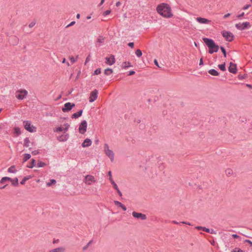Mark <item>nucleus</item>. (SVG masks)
I'll return each instance as SVG.
<instances>
[{"label": "nucleus", "instance_id": "nucleus-5", "mask_svg": "<svg viewBox=\"0 0 252 252\" xmlns=\"http://www.w3.org/2000/svg\"><path fill=\"white\" fill-rule=\"evenodd\" d=\"M235 27L239 30L243 31L246 29H249L251 27V24L249 22H246L242 23H239L235 25Z\"/></svg>", "mask_w": 252, "mask_h": 252}, {"label": "nucleus", "instance_id": "nucleus-29", "mask_svg": "<svg viewBox=\"0 0 252 252\" xmlns=\"http://www.w3.org/2000/svg\"><path fill=\"white\" fill-rule=\"evenodd\" d=\"M31 157V156L29 154H25L24 155L23 162H26Z\"/></svg>", "mask_w": 252, "mask_h": 252}, {"label": "nucleus", "instance_id": "nucleus-9", "mask_svg": "<svg viewBox=\"0 0 252 252\" xmlns=\"http://www.w3.org/2000/svg\"><path fill=\"white\" fill-rule=\"evenodd\" d=\"M96 180L94 176L92 175H87L85 177L84 182L88 185H91L93 183H95Z\"/></svg>", "mask_w": 252, "mask_h": 252}, {"label": "nucleus", "instance_id": "nucleus-33", "mask_svg": "<svg viewBox=\"0 0 252 252\" xmlns=\"http://www.w3.org/2000/svg\"><path fill=\"white\" fill-rule=\"evenodd\" d=\"M104 40V38L102 36L99 35L98 37V38L97 40V43L101 44L103 42Z\"/></svg>", "mask_w": 252, "mask_h": 252}, {"label": "nucleus", "instance_id": "nucleus-18", "mask_svg": "<svg viewBox=\"0 0 252 252\" xmlns=\"http://www.w3.org/2000/svg\"><path fill=\"white\" fill-rule=\"evenodd\" d=\"M69 138V134H66L65 135H62L60 137H58V140L60 142H65Z\"/></svg>", "mask_w": 252, "mask_h": 252}, {"label": "nucleus", "instance_id": "nucleus-17", "mask_svg": "<svg viewBox=\"0 0 252 252\" xmlns=\"http://www.w3.org/2000/svg\"><path fill=\"white\" fill-rule=\"evenodd\" d=\"M10 43L13 45H17L19 42V39L16 36H12L9 39Z\"/></svg>", "mask_w": 252, "mask_h": 252}, {"label": "nucleus", "instance_id": "nucleus-62", "mask_svg": "<svg viewBox=\"0 0 252 252\" xmlns=\"http://www.w3.org/2000/svg\"><path fill=\"white\" fill-rule=\"evenodd\" d=\"M154 63H155V65H156L158 67H159V65H158V61L156 59H155L154 60Z\"/></svg>", "mask_w": 252, "mask_h": 252}, {"label": "nucleus", "instance_id": "nucleus-11", "mask_svg": "<svg viewBox=\"0 0 252 252\" xmlns=\"http://www.w3.org/2000/svg\"><path fill=\"white\" fill-rule=\"evenodd\" d=\"M132 215L134 218L140 219L142 220H145L147 219L146 215L141 213L134 211L132 212Z\"/></svg>", "mask_w": 252, "mask_h": 252}, {"label": "nucleus", "instance_id": "nucleus-59", "mask_svg": "<svg viewBox=\"0 0 252 252\" xmlns=\"http://www.w3.org/2000/svg\"><path fill=\"white\" fill-rule=\"evenodd\" d=\"M203 64V61L202 58H201L199 61V65H202Z\"/></svg>", "mask_w": 252, "mask_h": 252}, {"label": "nucleus", "instance_id": "nucleus-63", "mask_svg": "<svg viewBox=\"0 0 252 252\" xmlns=\"http://www.w3.org/2000/svg\"><path fill=\"white\" fill-rule=\"evenodd\" d=\"M124 211H126V207L124 205H123L121 207Z\"/></svg>", "mask_w": 252, "mask_h": 252}, {"label": "nucleus", "instance_id": "nucleus-19", "mask_svg": "<svg viewBox=\"0 0 252 252\" xmlns=\"http://www.w3.org/2000/svg\"><path fill=\"white\" fill-rule=\"evenodd\" d=\"M65 249L63 247H58L56 249L50 250L48 252H65Z\"/></svg>", "mask_w": 252, "mask_h": 252}, {"label": "nucleus", "instance_id": "nucleus-64", "mask_svg": "<svg viewBox=\"0 0 252 252\" xmlns=\"http://www.w3.org/2000/svg\"><path fill=\"white\" fill-rule=\"evenodd\" d=\"M230 15V13H227V14H226L224 15L223 18H226L228 17Z\"/></svg>", "mask_w": 252, "mask_h": 252}, {"label": "nucleus", "instance_id": "nucleus-30", "mask_svg": "<svg viewBox=\"0 0 252 252\" xmlns=\"http://www.w3.org/2000/svg\"><path fill=\"white\" fill-rule=\"evenodd\" d=\"M11 178L10 177H4L1 178L0 181L1 184H4L7 181H10Z\"/></svg>", "mask_w": 252, "mask_h": 252}, {"label": "nucleus", "instance_id": "nucleus-55", "mask_svg": "<svg viewBox=\"0 0 252 252\" xmlns=\"http://www.w3.org/2000/svg\"><path fill=\"white\" fill-rule=\"evenodd\" d=\"M244 15V12H243V13H242L241 14L238 15V16H237V17L238 18L240 19V18H241V17H242Z\"/></svg>", "mask_w": 252, "mask_h": 252}, {"label": "nucleus", "instance_id": "nucleus-52", "mask_svg": "<svg viewBox=\"0 0 252 252\" xmlns=\"http://www.w3.org/2000/svg\"><path fill=\"white\" fill-rule=\"evenodd\" d=\"M251 6V4H247L243 7V9L246 10L248 9Z\"/></svg>", "mask_w": 252, "mask_h": 252}, {"label": "nucleus", "instance_id": "nucleus-2", "mask_svg": "<svg viewBox=\"0 0 252 252\" xmlns=\"http://www.w3.org/2000/svg\"><path fill=\"white\" fill-rule=\"evenodd\" d=\"M203 40L209 48V53L212 54L214 53H217L219 49V46L216 44L214 41L208 38H203Z\"/></svg>", "mask_w": 252, "mask_h": 252}, {"label": "nucleus", "instance_id": "nucleus-7", "mask_svg": "<svg viewBox=\"0 0 252 252\" xmlns=\"http://www.w3.org/2000/svg\"><path fill=\"white\" fill-rule=\"evenodd\" d=\"M221 34L226 40L230 42L233 40L234 35L230 32L224 31L221 32Z\"/></svg>", "mask_w": 252, "mask_h": 252}, {"label": "nucleus", "instance_id": "nucleus-49", "mask_svg": "<svg viewBox=\"0 0 252 252\" xmlns=\"http://www.w3.org/2000/svg\"><path fill=\"white\" fill-rule=\"evenodd\" d=\"M32 153L33 155H36L39 153V152L38 150H34L32 151Z\"/></svg>", "mask_w": 252, "mask_h": 252}, {"label": "nucleus", "instance_id": "nucleus-27", "mask_svg": "<svg viewBox=\"0 0 252 252\" xmlns=\"http://www.w3.org/2000/svg\"><path fill=\"white\" fill-rule=\"evenodd\" d=\"M35 166V160L34 159H32L31 160V163L27 166L28 168H32L34 166Z\"/></svg>", "mask_w": 252, "mask_h": 252}, {"label": "nucleus", "instance_id": "nucleus-12", "mask_svg": "<svg viewBox=\"0 0 252 252\" xmlns=\"http://www.w3.org/2000/svg\"><path fill=\"white\" fill-rule=\"evenodd\" d=\"M97 94L98 91L96 90H94L91 93L89 97L90 102H93L97 98Z\"/></svg>", "mask_w": 252, "mask_h": 252}, {"label": "nucleus", "instance_id": "nucleus-42", "mask_svg": "<svg viewBox=\"0 0 252 252\" xmlns=\"http://www.w3.org/2000/svg\"><path fill=\"white\" fill-rule=\"evenodd\" d=\"M63 126H64V127H63V130L65 132L68 130V128H69L70 126L69 124L66 123L63 125Z\"/></svg>", "mask_w": 252, "mask_h": 252}, {"label": "nucleus", "instance_id": "nucleus-40", "mask_svg": "<svg viewBox=\"0 0 252 252\" xmlns=\"http://www.w3.org/2000/svg\"><path fill=\"white\" fill-rule=\"evenodd\" d=\"M30 179V177L28 176L25 177L23 180L20 182V184L22 185H24L25 184L26 181Z\"/></svg>", "mask_w": 252, "mask_h": 252}, {"label": "nucleus", "instance_id": "nucleus-41", "mask_svg": "<svg viewBox=\"0 0 252 252\" xmlns=\"http://www.w3.org/2000/svg\"><path fill=\"white\" fill-rule=\"evenodd\" d=\"M114 203L116 206H119L120 207H121L123 205V204L119 201L115 200L114 201Z\"/></svg>", "mask_w": 252, "mask_h": 252}, {"label": "nucleus", "instance_id": "nucleus-28", "mask_svg": "<svg viewBox=\"0 0 252 252\" xmlns=\"http://www.w3.org/2000/svg\"><path fill=\"white\" fill-rule=\"evenodd\" d=\"M113 71L111 68H107L104 70V74L106 75H109L113 73Z\"/></svg>", "mask_w": 252, "mask_h": 252}, {"label": "nucleus", "instance_id": "nucleus-54", "mask_svg": "<svg viewBox=\"0 0 252 252\" xmlns=\"http://www.w3.org/2000/svg\"><path fill=\"white\" fill-rule=\"evenodd\" d=\"M128 46H129L131 48H133V47H134V43L133 42H129L128 44Z\"/></svg>", "mask_w": 252, "mask_h": 252}, {"label": "nucleus", "instance_id": "nucleus-32", "mask_svg": "<svg viewBox=\"0 0 252 252\" xmlns=\"http://www.w3.org/2000/svg\"><path fill=\"white\" fill-rule=\"evenodd\" d=\"M219 68L222 71H224L226 70L225 67V63H223V64H219L218 65Z\"/></svg>", "mask_w": 252, "mask_h": 252}, {"label": "nucleus", "instance_id": "nucleus-1", "mask_svg": "<svg viewBox=\"0 0 252 252\" xmlns=\"http://www.w3.org/2000/svg\"><path fill=\"white\" fill-rule=\"evenodd\" d=\"M157 12L165 18H170L173 14L171 12L170 7L166 3H162L158 5L157 7Z\"/></svg>", "mask_w": 252, "mask_h": 252}, {"label": "nucleus", "instance_id": "nucleus-35", "mask_svg": "<svg viewBox=\"0 0 252 252\" xmlns=\"http://www.w3.org/2000/svg\"><path fill=\"white\" fill-rule=\"evenodd\" d=\"M135 54L137 57L140 58L142 56V53L140 49H137L135 51Z\"/></svg>", "mask_w": 252, "mask_h": 252}, {"label": "nucleus", "instance_id": "nucleus-34", "mask_svg": "<svg viewBox=\"0 0 252 252\" xmlns=\"http://www.w3.org/2000/svg\"><path fill=\"white\" fill-rule=\"evenodd\" d=\"M14 130V133L16 134L17 135H19L21 133L20 128L18 127H15Z\"/></svg>", "mask_w": 252, "mask_h": 252}, {"label": "nucleus", "instance_id": "nucleus-38", "mask_svg": "<svg viewBox=\"0 0 252 252\" xmlns=\"http://www.w3.org/2000/svg\"><path fill=\"white\" fill-rule=\"evenodd\" d=\"M123 67L125 68H126L128 67H131L132 66V65L130 64V63L129 62H125L123 63Z\"/></svg>", "mask_w": 252, "mask_h": 252}, {"label": "nucleus", "instance_id": "nucleus-10", "mask_svg": "<svg viewBox=\"0 0 252 252\" xmlns=\"http://www.w3.org/2000/svg\"><path fill=\"white\" fill-rule=\"evenodd\" d=\"M75 104L71 102H67L64 104V107L62 108V111L63 112H68L75 106Z\"/></svg>", "mask_w": 252, "mask_h": 252}, {"label": "nucleus", "instance_id": "nucleus-37", "mask_svg": "<svg viewBox=\"0 0 252 252\" xmlns=\"http://www.w3.org/2000/svg\"><path fill=\"white\" fill-rule=\"evenodd\" d=\"M37 167H42L46 165V163L42 161H39L37 163Z\"/></svg>", "mask_w": 252, "mask_h": 252}, {"label": "nucleus", "instance_id": "nucleus-24", "mask_svg": "<svg viewBox=\"0 0 252 252\" xmlns=\"http://www.w3.org/2000/svg\"><path fill=\"white\" fill-rule=\"evenodd\" d=\"M8 172L12 173H15L17 172L16 169H15V165H12L11 167H10L8 170Z\"/></svg>", "mask_w": 252, "mask_h": 252}, {"label": "nucleus", "instance_id": "nucleus-58", "mask_svg": "<svg viewBox=\"0 0 252 252\" xmlns=\"http://www.w3.org/2000/svg\"><path fill=\"white\" fill-rule=\"evenodd\" d=\"M207 233H210L211 234H216V232L214 229H211V230L210 229V231L207 232Z\"/></svg>", "mask_w": 252, "mask_h": 252}, {"label": "nucleus", "instance_id": "nucleus-20", "mask_svg": "<svg viewBox=\"0 0 252 252\" xmlns=\"http://www.w3.org/2000/svg\"><path fill=\"white\" fill-rule=\"evenodd\" d=\"M83 113V110H80L78 112L74 113L71 116L72 119H77L80 117Z\"/></svg>", "mask_w": 252, "mask_h": 252}, {"label": "nucleus", "instance_id": "nucleus-4", "mask_svg": "<svg viewBox=\"0 0 252 252\" xmlns=\"http://www.w3.org/2000/svg\"><path fill=\"white\" fill-rule=\"evenodd\" d=\"M104 151L106 155L110 158L111 161L113 162L114 160V154L111 150L109 149V147L107 144H104Z\"/></svg>", "mask_w": 252, "mask_h": 252}, {"label": "nucleus", "instance_id": "nucleus-51", "mask_svg": "<svg viewBox=\"0 0 252 252\" xmlns=\"http://www.w3.org/2000/svg\"><path fill=\"white\" fill-rule=\"evenodd\" d=\"M75 21H72V22H71L69 24H68V25H67V26H66V28H68V27H70V26H73V25H74V24H75Z\"/></svg>", "mask_w": 252, "mask_h": 252}, {"label": "nucleus", "instance_id": "nucleus-53", "mask_svg": "<svg viewBox=\"0 0 252 252\" xmlns=\"http://www.w3.org/2000/svg\"><path fill=\"white\" fill-rule=\"evenodd\" d=\"M90 55H89L87 58H86V61H85V64H86L87 63V62H88L89 61H90Z\"/></svg>", "mask_w": 252, "mask_h": 252}, {"label": "nucleus", "instance_id": "nucleus-21", "mask_svg": "<svg viewBox=\"0 0 252 252\" xmlns=\"http://www.w3.org/2000/svg\"><path fill=\"white\" fill-rule=\"evenodd\" d=\"M108 175L109 176V180L110 181L111 184L113 185V188H115V187L118 186L112 178V173H111V171H109L108 172Z\"/></svg>", "mask_w": 252, "mask_h": 252}, {"label": "nucleus", "instance_id": "nucleus-46", "mask_svg": "<svg viewBox=\"0 0 252 252\" xmlns=\"http://www.w3.org/2000/svg\"><path fill=\"white\" fill-rule=\"evenodd\" d=\"M117 191L118 194L120 196H122V193L121 192V191L118 188V186L114 188Z\"/></svg>", "mask_w": 252, "mask_h": 252}, {"label": "nucleus", "instance_id": "nucleus-8", "mask_svg": "<svg viewBox=\"0 0 252 252\" xmlns=\"http://www.w3.org/2000/svg\"><path fill=\"white\" fill-rule=\"evenodd\" d=\"M87 123L86 120H83L79 125V131L81 134H84L87 130Z\"/></svg>", "mask_w": 252, "mask_h": 252}, {"label": "nucleus", "instance_id": "nucleus-15", "mask_svg": "<svg viewBox=\"0 0 252 252\" xmlns=\"http://www.w3.org/2000/svg\"><path fill=\"white\" fill-rule=\"evenodd\" d=\"M237 66L236 64L230 62L229 63V66L228 67V71L232 73H236L237 72Z\"/></svg>", "mask_w": 252, "mask_h": 252}, {"label": "nucleus", "instance_id": "nucleus-45", "mask_svg": "<svg viewBox=\"0 0 252 252\" xmlns=\"http://www.w3.org/2000/svg\"><path fill=\"white\" fill-rule=\"evenodd\" d=\"M220 50H221V52L223 53L224 57H226V50L224 49V48L223 47H222V46H221L220 47Z\"/></svg>", "mask_w": 252, "mask_h": 252}, {"label": "nucleus", "instance_id": "nucleus-47", "mask_svg": "<svg viewBox=\"0 0 252 252\" xmlns=\"http://www.w3.org/2000/svg\"><path fill=\"white\" fill-rule=\"evenodd\" d=\"M110 13H111V10H106L105 11H104L103 12V15L104 16H106L107 15H109Z\"/></svg>", "mask_w": 252, "mask_h": 252}, {"label": "nucleus", "instance_id": "nucleus-36", "mask_svg": "<svg viewBox=\"0 0 252 252\" xmlns=\"http://www.w3.org/2000/svg\"><path fill=\"white\" fill-rule=\"evenodd\" d=\"M225 173L227 176H229L233 173V171L231 169H227L225 170Z\"/></svg>", "mask_w": 252, "mask_h": 252}, {"label": "nucleus", "instance_id": "nucleus-22", "mask_svg": "<svg viewBox=\"0 0 252 252\" xmlns=\"http://www.w3.org/2000/svg\"><path fill=\"white\" fill-rule=\"evenodd\" d=\"M208 73L213 76H217L219 75V73L218 72V71L214 69H211L209 70Z\"/></svg>", "mask_w": 252, "mask_h": 252}, {"label": "nucleus", "instance_id": "nucleus-14", "mask_svg": "<svg viewBox=\"0 0 252 252\" xmlns=\"http://www.w3.org/2000/svg\"><path fill=\"white\" fill-rule=\"evenodd\" d=\"M196 20L197 22L201 24H208L211 23V21L208 20L207 19L202 18V17H197L196 18Z\"/></svg>", "mask_w": 252, "mask_h": 252}, {"label": "nucleus", "instance_id": "nucleus-50", "mask_svg": "<svg viewBox=\"0 0 252 252\" xmlns=\"http://www.w3.org/2000/svg\"><path fill=\"white\" fill-rule=\"evenodd\" d=\"M70 60L71 62L72 63H73L76 62V59H75L73 57H71L70 58Z\"/></svg>", "mask_w": 252, "mask_h": 252}, {"label": "nucleus", "instance_id": "nucleus-44", "mask_svg": "<svg viewBox=\"0 0 252 252\" xmlns=\"http://www.w3.org/2000/svg\"><path fill=\"white\" fill-rule=\"evenodd\" d=\"M62 131H64V130H63V127H62V126L57 127L56 129V130H54V131H56V132H61Z\"/></svg>", "mask_w": 252, "mask_h": 252}, {"label": "nucleus", "instance_id": "nucleus-60", "mask_svg": "<svg viewBox=\"0 0 252 252\" xmlns=\"http://www.w3.org/2000/svg\"><path fill=\"white\" fill-rule=\"evenodd\" d=\"M232 236L234 238H238L239 237V236L237 235V234H232Z\"/></svg>", "mask_w": 252, "mask_h": 252}, {"label": "nucleus", "instance_id": "nucleus-56", "mask_svg": "<svg viewBox=\"0 0 252 252\" xmlns=\"http://www.w3.org/2000/svg\"><path fill=\"white\" fill-rule=\"evenodd\" d=\"M245 242H247V243H248L249 244H250L251 246H252V242L251 241H250V240H245Z\"/></svg>", "mask_w": 252, "mask_h": 252}, {"label": "nucleus", "instance_id": "nucleus-43", "mask_svg": "<svg viewBox=\"0 0 252 252\" xmlns=\"http://www.w3.org/2000/svg\"><path fill=\"white\" fill-rule=\"evenodd\" d=\"M101 73V69L98 68L96 69L94 73V75H98L99 74Z\"/></svg>", "mask_w": 252, "mask_h": 252}, {"label": "nucleus", "instance_id": "nucleus-13", "mask_svg": "<svg viewBox=\"0 0 252 252\" xmlns=\"http://www.w3.org/2000/svg\"><path fill=\"white\" fill-rule=\"evenodd\" d=\"M106 63L108 65H111L115 63V59L114 55H111L110 57H106Z\"/></svg>", "mask_w": 252, "mask_h": 252}, {"label": "nucleus", "instance_id": "nucleus-25", "mask_svg": "<svg viewBox=\"0 0 252 252\" xmlns=\"http://www.w3.org/2000/svg\"><path fill=\"white\" fill-rule=\"evenodd\" d=\"M195 228L200 230H202L203 231H205V232H209L210 231V229L208 228H206L205 227H202V226H196L195 227Z\"/></svg>", "mask_w": 252, "mask_h": 252}, {"label": "nucleus", "instance_id": "nucleus-26", "mask_svg": "<svg viewBox=\"0 0 252 252\" xmlns=\"http://www.w3.org/2000/svg\"><path fill=\"white\" fill-rule=\"evenodd\" d=\"M24 146H25L26 147H29V143L30 142L29 138H28V137L25 138L24 140Z\"/></svg>", "mask_w": 252, "mask_h": 252}, {"label": "nucleus", "instance_id": "nucleus-61", "mask_svg": "<svg viewBox=\"0 0 252 252\" xmlns=\"http://www.w3.org/2000/svg\"><path fill=\"white\" fill-rule=\"evenodd\" d=\"M181 223H184V224H188V225H191V224L189 222L182 221V222H181Z\"/></svg>", "mask_w": 252, "mask_h": 252}, {"label": "nucleus", "instance_id": "nucleus-6", "mask_svg": "<svg viewBox=\"0 0 252 252\" xmlns=\"http://www.w3.org/2000/svg\"><path fill=\"white\" fill-rule=\"evenodd\" d=\"M25 128L31 132H33L36 131V127L31 125V122L29 121H25L23 122Z\"/></svg>", "mask_w": 252, "mask_h": 252}, {"label": "nucleus", "instance_id": "nucleus-16", "mask_svg": "<svg viewBox=\"0 0 252 252\" xmlns=\"http://www.w3.org/2000/svg\"><path fill=\"white\" fill-rule=\"evenodd\" d=\"M92 144V141L89 138H86L82 144V146L84 148L87 147L91 146Z\"/></svg>", "mask_w": 252, "mask_h": 252}, {"label": "nucleus", "instance_id": "nucleus-48", "mask_svg": "<svg viewBox=\"0 0 252 252\" xmlns=\"http://www.w3.org/2000/svg\"><path fill=\"white\" fill-rule=\"evenodd\" d=\"M35 25V22H32L29 25V27L30 28H32Z\"/></svg>", "mask_w": 252, "mask_h": 252}, {"label": "nucleus", "instance_id": "nucleus-57", "mask_svg": "<svg viewBox=\"0 0 252 252\" xmlns=\"http://www.w3.org/2000/svg\"><path fill=\"white\" fill-rule=\"evenodd\" d=\"M135 71L133 70H131L129 72L128 75H132L135 73Z\"/></svg>", "mask_w": 252, "mask_h": 252}, {"label": "nucleus", "instance_id": "nucleus-23", "mask_svg": "<svg viewBox=\"0 0 252 252\" xmlns=\"http://www.w3.org/2000/svg\"><path fill=\"white\" fill-rule=\"evenodd\" d=\"M10 180L13 186H17L18 185V179L17 178H15L14 179L11 178Z\"/></svg>", "mask_w": 252, "mask_h": 252}, {"label": "nucleus", "instance_id": "nucleus-39", "mask_svg": "<svg viewBox=\"0 0 252 252\" xmlns=\"http://www.w3.org/2000/svg\"><path fill=\"white\" fill-rule=\"evenodd\" d=\"M56 183V181L54 179L50 180V182L47 183V186L50 187L52 184H55Z\"/></svg>", "mask_w": 252, "mask_h": 252}, {"label": "nucleus", "instance_id": "nucleus-31", "mask_svg": "<svg viewBox=\"0 0 252 252\" xmlns=\"http://www.w3.org/2000/svg\"><path fill=\"white\" fill-rule=\"evenodd\" d=\"M93 240L90 241L86 246H85L84 247H83V248H82L83 251H86L88 249V248H89V247L90 246V245L93 243Z\"/></svg>", "mask_w": 252, "mask_h": 252}, {"label": "nucleus", "instance_id": "nucleus-3", "mask_svg": "<svg viewBox=\"0 0 252 252\" xmlns=\"http://www.w3.org/2000/svg\"><path fill=\"white\" fill-rule=\"evenodd\" d=\"M28 92L25 89H20L16 91L15 97L19 100H22L27 97Z\"/></svg>", "mask_w": 252, "mask_h": 252}]
</instances>
